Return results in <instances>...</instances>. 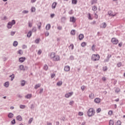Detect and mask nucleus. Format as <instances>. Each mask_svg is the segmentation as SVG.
Listing matches in <instances>:
<instances>
[{"label": "nucleus", "instance_id": "obj_38", "mask_svg": "<svg viewBox=\"0 0 125 125\" xmlns=\"http://www.w3.org/2000/svg\"><path fill=\"white\" fill-rule=\"evenodd\" d=\"M109 125H114V121H112V120H110V121H109Z\"/></svg>", "mask_w": 125, "mask_h": 125}, {"label": "nucleus", "instance_id": "obj_16", "mask_svg": "<svg viewBox=\"0 0 125 125\" xmlns=\"http://www.w3.org/2000/svg\"><path fill=\"white\" fill-rule=\"evenodd\" d=\"M40 87H41V84L38 83V84L35 85V89H37L38 88H40Z\"/></svg>", "mask_w": 125, "mask_h": 125}, {"label": "nucleus", "instance_id": "obj_5", "mask_svg": "<svg viewBox=\"0 0 125 125\" xmlns=\"http://www.w3.org/2000/svg\"><path fill=\"white\" fill-rule=\"evenodd\" d=\"M111 42L114 44H117L119 43V41L116 38H114L111 39Z\"/></svg>", "mask_w": 125, "mask_h": 125}, {"label": "nucleus", "instance_id": "obj_12", "mask_svg": "<svg viewBox=\"0 0 125 125\" xmlns=\"http://www.w3.org/2000/svg\"><path fill=\"white\" fill-rule=\"evenodd\" d=\"M25 60H26V58L25 57H21L19 59L20 62L21 63L23 62H24Z\"/></svg>", "mask_w": 125, "mask_h": 125}, {"label": "nucleus", "instance_id": "obj_2", "mask_svg": "<svg viewBox=\"0 0 125 125\" xmlns=\"http://www.w3.org/2000/svg\"><path fill=\"white\" fill-rule=\"evenodd\" d=\"M95 114V111L92 108H90L87 111V116L89 117H92Z\"/></svg>", "mask_w": 125, "mask_h": 125}, {"label": "nucleus", "instance_id": "obj_42", "mask_svg": "<svg viewBox=\"0 0 125 125\" xmlns=\"http://www.w3.org/2000/svg\"><path fill=\"white\" fill-rule=\"evenodd\" d=\"M88 16V19H89V20H92V18L91 17L90 14H89Z\"/></svg>", "mask_w": 125, "mask_h": 125}, {"label": "nucleus", "instance_id": "obj_54", "mask_svg": "<svg viewBox=\"0 0 125 125\" xmlns=\"http://www.w3.org/2000/svg\"><path fill=\"white\" fill-rule=\"evenodd\" d=\"M45 36L46 37H48V36H49V33H48V32H45Z\"/></svg>", "mask_w": 125, "mask_h": 125}, {"label": "nucleus", "instance_id": "obj_51", "mask_svg": "<svg viewBox=\"0 0 125 125\" xmlns=\"http://www.w3.org/2000/svg\"><path fill=\"white\" fill-rule=\"evenodd\" d=\"M73 14V11H72V10H71L70 11H69V15H72Z\"/></svg>", "mask_w": 125, "mask_h": 125}, {"label": "nucleus", "instance_id": "obj_49", "mask_svg": "<svg viewBox=\"0 0 125 125\" xmlns=\"http://www.w3.org/2000/svg\"><path fill=\"white\" fill-rule=\"evenodd\" d=\"M85 89V86H81V89H82L83 91Z\"/></svg>", "mask_w": 125, "mask_h": 125}, {"label": "nucleus", "instance_id": "obj_3", "mask_svg": "<svg viewBox=\"0 0 125 125\" xmlns=\"http://www.w3.org/2000/svg\"><path fill=\"white\" fill-rule=\"evenodd\" d=\"M91 59L94 62L99 61V59H100V56L98 54H93L91 57Z\"/></svg>", "mask_w": 125, "mask_h": 125}, {"label": "nucleus", "instance_id": "obj_23", "mask_svg": "<svg viewBox=\"0 0 125 125\" xmlns=\"http://www.w3.org/2000/svg\"><path fill=\"white\" fill-rule=\"evenodd\" d=\"M9 86V83L8 82H5V83H4V86L5 87H8Z\"/></svg>", "mask_w": 125, "mask_h": 125}, {"label": "nucleus", "instance_id": "obj_30", "mask_svg": "<svg viewBox=\"0 0 125 125\" xmlns=\"http://www.w3.org/2000/svg\"><path fill=\"white\" fill-rule=\"evenodd\" d=\"M57 85H58V86H61L62 85V81H59V82H58L57 83Z\"/></svg>", "mask_w": 125, "mask_h": 125}, {"label": "nucleus", "instance_id": "obj_41", "mask_svg": "<svg viewBox=\"0 0 125 125\" xmlns=\"http://www.w3.org/2000/svg\"><path fill=\"white\" fill-rule=\"evenodd\" d=\"M115 92H116V93H119V92H120V89L119 88H117Z\"/></svg>", "mask_w": 125, "mask_h": 125}, {"label": "nucleus", "instance_id": "obj_63", "mask_svg": "<svg viewBox=\"0 0 125 125\" xmlns=\"http://www.w3.org/2000/svg\"><path fill=\"white\" fill-rule=\"evenodd\" d=\"M35 7H32V12H35Z\"/></svg>", "mask_w": 125, "mask_h": 125}, {"label": "nucleus", "instance_id": "obj_59", "mask_svg": "<svg viewBox=\"0 0 125 125\" xmlns=\"http://www.w3.org/2000/svg\"><path fill=\"white\" fill-rule=\"evenodd\" d=\"M102 81L104 82L106 81V78L105 77H103Z\"/></svg>", "mask_w": 125, "mask_h": 125}, {"label": "nucleus", "instance_id": "obj_27", "mask_svg": "<svg viewBox=\"0 0 125 125\" xmlns=\"http://www.w3.org/2000/svg\"><path fill=\"white\" fill-rule=\"evenodd\" d=\"M37 25L38 26V28L39 29H40V28H41V26H42V23L40 22H38V23H37Z\"/></svg>", "mask_w": 125, "mask_h": 125}, {"label": "nucleus", "instance_id": "obj_47", "mask_svg": "<svg viewBox=\"0 0 125 125\" xmlns=\"http://www.w3.org/2000/svg\"><path fill=\"white\" fill-rule=\"evenodd\" d=\"M95 49V46L94 45H93L92 46V50L94 52V50Z\"/></svg>", "mask_w": 125, "mask_h": 125}, {"label": "nucleus", "instance_id": "obj_25", "mask_svg": "<svg viewBox=\"0 0 125 125\" xmlns=\"http://www.w3.org/2000/svg\"><path fill=\"white\" fill-rule=\"evenodd\" d=\"M92 10H93V11H94V12H95L96 11H97V6H93L92 7Z\"/></svg>", "mask_w": 125, "mask_h": 125}, {"label": "nucleus", "instance_id": "obj_6", "mask_svg": "<svg viewBox=\"0 0 125 125\" xmlns=\"http://www.w3.org/2000/svg\"><path fill=\"white\" fill-rule=\"evenodd\" d=\"M108 14H109V16L114 17L116 15H117V14L116 13H113L112 11H109L108 12Z\"/></svg>", "mask_w": 125, "mask_h": 125}, {"label": "nucleus", "instance_id": "obj_57", "mask_svg": "<svg viewBox=\"0 0 125 125\" xmlns=\"http://www.w3.org/2000/svg\"><path fill=\"white\" fill-rule=\"evenodd\" d=\"M79 116H83V113L82 112H79Z\"/></svg>", "mask_w": 125, "mask_h": 125}, {"label": "nucleus", "instance_id": "obj_19", "mask_svg": "<svg viewBox=\"0 0 125 125\" xmlns=\"http://www.w3.org/2000/svg\"><path fill=\"white\" fill-rule=\"evenodd\" d=\"M68 47H69V49L73 50V49H74V45H73V44H71L70 45H69Z\"/></svg>", "mask_w": 125, "mask_h": 125}, {"label": "nucleus", "instance_id": "obj_1", "mask_svg": "<svg viewBox=\"0 0 125 125\" xmlns=\"http://www.w3.org/2000/svg\"><path fill=\"white\" fill-rule=\"evenodd\" d=\"M50 58L52 60V61L55 62H57L60 61V57L58 55H56L55 52H52L50 54Z\"/></svg>", "mask_w": 125, "mask_h": 125}, {"label": "nucleus", "instance_id": "obj_48", "mask_svg": "<svg viewBox=\"0 0 125 125\" xmlns=\"http://www.w3.org/2000/svg\"><path fill=\"white\" fill-rule=\"evenodd\" d=\"M42 53V50H39L38 52V55H41Z\"/></svg>", "mask_w": 125, "mask_h": 125}, {"label": "nucleus", "instance_id": "obj_58", "mask_svg": "<svg viewBox=\"0 0 125 125\" xmlns=\"http://www.w3.org/2000/svg\"><path fill=\"white\" fill-rule=\"evenodd\" d=\"M57 28H58V30H61L62 29V26H58Z\"/></svg>", "mask_w": 125, "mask_h": 125}, {"label": "nucleus", "instance_id": "obj_17", "mask_svg": "<svg viewBox=\"0 0 125 125\" xmlns=\"http://www.w3.org/2000/svg\"><path fill=\"white\" fill-rule=\"evenodd\" d=\"M14 116V115L13 113H10L8 114V117L9 118L11 119Z\"/></svg>", "mask_w": 125, "mask_h": 125}, {"label": "nucleus", "instance_id": "obj_52", "mask_svg": "<svg viewBox=\"0 0 125 125\" xmlns=\"http://www.w3.org/2000/svg\"><path fill=\"white\" fill-rule=\"evenodd\" d=\"M12 125H15V120L14 119L13 121L11 122Z\"/></svg>", "mask_w": 125, "mask_h": 125}, {"label": "nucleus", "instance_id": "obj_35", "mask_svg": "<svg viewBox=\"0 0 125 125\" xmlns=\"http://www.w3.org/2000/svg\"><path fill=\"white\" fill-rule=\"evenodd\" d=\"M18 54L20 55H22L23 54V51L21 50H20L18 51Z\"/></svg>", "mask_w": 125, "mask_h": 125}, {"label": "nucleus", "instance_id": "obj_21", "mask_svg": "<svg viewBox=\"0 0 125 125\" xmlns=\"http://www.w3.org/2000/svg\"><path fill=\"white\" fill-rule=\"evenodd\" d=\"M50 27H51L50 24H48L46 25V27H45V28L46 29V30H49L50 29Z\"/></svg>", "mask_w": 125, "mask_h": 125}, {"label": "nucleus", "instance_id": "obj_7", "mask_svg": "<svg viewBox=\"0 0 125 125\" xmlns=\"http://www.w3.org/2000/svg\"><path fill=\"white\" fill-rule=\"evenodd\" d=\"M72 95H73V92L67 93V94H65V97L66 98H68L70 96H72Z\"/></svg>", "mask_w": 125, "mask_h": 125}, {"label": "nucleus", "instance_id": "obj_15", "mask_svg": "<svg viewBox=\"0 0 125 125\" xmlns=\"http://www.w3.org/2000/svg\"><path fill=\"white\" fill-rule=\"evenodd\" d=\"M84 38V36L83 34H80L79 36V39L80 41H82L83 39Z\"/></svg>", "mask_w": 125, "mask_h": 125}, {"label": "nucleus", "instance_id": "obj_34", "mask_svg": "<svg viewBox=\"0 0 125 125\" xmlns=\"http://www.w3.org/2000/svg\"><path fill=\"white\" fill-rule=\"evenodd\" d=\"M20 108H21V109H24L25 108H26V105H20Z\"/></svg>", "mask_w": 125, "mask_h": 125}, {"label": "nucleus", "instance_id": "obj_24", "mask_svg": "<svg viewBox=\"0 0 125 125\" xmlns=\"http://www.w3.org/2000/svg\"><path fill=\"white\" fill-rule=\"evenodd\" d=\"M18 45V42L17 41H15L13 42V46L16 47Z\"/></svg>", "mask_w": 125, "mask_h": 125}, {"label": "nucleus", "instance_id": "obj_45", "mask_svg": "<svg viewBox=\"0 0 125 125\" xmlns=\"http://www.w3.org/2000/svg\"><path fill=\"white\" fill-rule=\"evenodd\" d=\"M40 39H36V40H35V42L36 43H39V42H40Z\"/></svg>", "mask_w": 125, "mask_h": 125}, {"label": "nucleus", "instance_id": "obj_4", "mask_svg": "<svg viewBox=\"0 0 125 125\" xmlns=\"http://www.w3.org/2000/svg\"><path fill=\"white\" fill-rule=\"evenodd\" d=\"M15 24V21L14 20H12L11 22H9L8 23L7 27L8 29H11L12 26Z\"/></svg>", "mask_w": 125, "mask_h": 125}, {"label": "nucleus", "instance_id": "obj_46", "mask_svg": "<svg viewBox=\"0 0 125 125\" xmlns=\"http://www.w3.org/2000/svg\"><path fill=\"white\" fill-rule=\"evenodd\" d=\"M94 18H95L96 19H98V15H97V14H94Z\"/></svg>", "mask_w": 125, "mask_h": 125}, {"label": "nucleus", "instance_id": "obj_29", "mask_svg": "<svg viewBox=\"0 0 125 125\" xmlns=\"http://www.w3.org/2000/svg\"><path fill=\"white\" fill-rule=\"evenodd\" d=\"M25 83H26V82H25L24 81H22L21 83V86H24Z\"/></svg>", "mask_w": 125, "mask_h": 125}, {"label": "nucleus", "instance_id": "obj_44", "mask_svg": "<svg viewBox=\"0 0 125 125\" xmlns=\"http://www.w3.org/2000/svg\"><path fill=\"white\" fill-rule=\"evenodd\" d=\"M112 114H113V112L111 110L109 111V112H108V114L109 116H112Z\"/></svg>", "mask_w": 125, "mask_h": 125}, {"label": "nucleus", "instance_id": "obj_13", "mask_svg": "<svg viewBox=\"0 0 125 125\" xmlns=\"http://www.w3.org/2000/svg\"><path fill=\"white\" fill-rule=\"evenodd\" d=\"M107 26V24L105 22H104L102 24H101V28H105V27Z\"/></svg>", "mask_w": 125, "mask_h": 125}, {"label": "nucleus", "instance_id": "obj_33", "mask_svg": "<svg viewBox=\"0 0 125 125\" xmlns=\"http://www.w3.org/2000/svg\"><path fill=\"white\" fill-rule=\"evenodd\" d=\"M72 3L73 4H77V0H72Z\"/></svg>", "mask_w": 125, "mask_h": 125}, {"label": "nucleus", "instance_id": "obj_39", "mask_svg": "<svg viewBox=\"0 0 125 125\" xmlns=\"http://www.w3.org/2000/svg\"><path fill=\"white\" fill-rule=\"evenodd\" d=\"M116 125H121V122L120 121H118L116 123Z\"/></svg>", "mask_w": 125, "mask_h": 125}, {"label": "nucleus", "instance_id": "obj_43", "mask_svg": "<svg viewBox=\"0 0 125 125\" xmlns=\"http://www.w3.org/2000/svg\"><path fill=\"white\" fill-rule=\"evenodd\" d=\"M26 98L27 99H30L31 98V95L30 94H28L26 95Z\"/></svg>", "mask_w": 125, "mask_h": 125}, {"label": "nucleus", "instance_id": "obj_10", "mask_svg": "<svg viewBox=\"0 0 125 125\" xmlns=\"http://www.w3.org/2000/svg\"><path fill=\"white\" fill-rule=\"evenodd\" d=\"M57 3L56 2H54L52 4V9H55L56 8Z\"/></svg>", "mask_w": 125, "mask_h": 125}, {"label": "nucleus", "instance_id": "obj_18", "mask_svg": "<svg viewBox=\"0 0 125 125\" xmlns=\"http://www.w3.org/2000/svg\"><path fill=\"white\" fill-rule=\"evenodd\" d=\"M17 120L18 121H21L22 120V118H21V116L19 115L18 116H17Z\"/></svg>", "mask_w": 125, "mask_h": 125}, {"label": "nucleus", "instance_id": "obj_50", "mask_svg": "<svg viewBox=\"0 0 125 125\" xmlns=\"http://www.w3.org/2000/svg\"><path fill=\"white\" fill-rule=\"evenodd\" d=\"M55 77V74H52L51 75V78L52 79H53V78H54Z\"/></svg>", "mask_w": 125, "mask_h": 125}, {"label": "nucleus", "instance_id": "obj_64", "mask_svg": "<svg viewBox=\"0 0 125 125\" xmlns=\"http://www.w3.org/2000/svg\"><path fill=\"white\" fill-rule=\"evenodd\" d=\"M118 46H119L120 47L122 46V43H120L119 44H118Z\"/></svg>", "mask_w": 125, "mask_h": 125}, {"label": "nucleus", "instance_id": "obj_11", "mask_svg": "<svg viewBox=\"0 0 125 125\" xmlns=\"http://www.w3.org/2000/svg\"><path fill=\"white\" fill-rule=\"evenodd\" d=\"M64 70L66 72H68L70 71V66L68 65L65 66V67L64 68Z\"/></svg>", "mask_w": 125, "mask_h": 125}, {"label": "nucleus", "instance_id": "obj_9", "mask_svg": "<svg viewBox=\"0 0 125 125\" xmlns=\"http://www.w3.org/2000/svg\"><path fill=\"white\" fill-rule=\"evenodd\" d=\"M71 22L75 23L76 22V19L74 17H71L69 20Z\"/></svg>", "mask_w": 125, "mask_h": 125}, {"label": "nucleus", "instance_id": "obj_28", "mask_svg": "<svg viewBox=\"0 0 125 125\" xmlns=\"http://www.w3.org/2000/svg\"><path fill=\"white\" fill-rule=\"evenodd\" d=\"M43 69H44V70H45V71L48 70V65H44Z\"/></svg>", "mask_w": 125, "mask_h": 125}, {"label": "nucleus", "instance_id": "obj_31", "mask_svg": "<svg viewBox=\"0 0 125 125\" xmlns=\"http://www.w3.org/2000/svg\"><path fill=\"white\" fill-rule=\"evenodd\" d=\"M102 111V108H99L96 109V113H99Z\"/></svg>", "mask_w": 125, "mask_h": 125}, {"label": "nucleus", "instance_id": "obj_22", "mask_svg": "<svg viewBox=\"0 0 125 125\" xmlns=\"http://www.w3.org/2000/svg\"><path fill=\"white\" fill-rule=\"evenodd\" d=\"M86 45L87 43L86 42H83L82 43H81V46H82L83 47L86 46Z\"/></svg>", "mask_w": 125, "mask_h": 125}, {"label": "nucleus", "instance_id": "obj_56", "mask_svg": "<svg viewBox=\"0 0 125 125\" xmlns=\"http://www.w3.org/2000/svg\"><path fill=\"white\" fill-rule=\"evenodd\" d=\"M36 31H37V29L36 27H33V28H32V31L36 32Z\"/></svg>", "mask_w": 125, "mask_h": 125}, {"label": "nucleus", "instance_id": "obj_20", "mask_svg": "<svg viewBox=\"0 0 125 125\" xmlns=\"http://www.w3.org/2000/svg\"><path fill=\"white\" fill-rule=\"evenodd\" d=\"M31 35H32L31 31H29V32L27 33V38H30L31 37Z\"/></svg>", "mask_w": 125, "mask_h": 125}, {"label": "nucleus", "instance_id": "obj_62", "mask_svg": "<svg viewBox=\"0 0 125 125\" xmlns=\"http://www.w3.org/2000/svg\"><path fill=\"white\" fill-rule=\"evenodd\" d=\"M51 18H53L55 17V14H51L50 15Z\"/></svg>", "mask_w": 125, "mask_h": 125}, {"label": "nucleus", "instance_id": "obj_61", "mask_svg": "<svg viewBox=\"0 0 125 125\" xmlns=\"http://www.w3.org/2000/svg\"><path fill=\"white\" fill-rule=\"evenodd\" d=\"M73 104H74V102L73 101H71L69 103V105H72Z\"/></svg>", "mask_w": 125, "mask_h": 125}, {"label": "nucleus", "instance_id": "obj_36", "mask_svg": "<svg viewBox=\"0 0 125 125\" xmlns=\"http://www.w3.org/2000/svg\"><path fill=\"white\" fill-rule=\"evenodd\" d=\"M10 78H11V81H12L13 80V79H14V78H15L14 74H13V75L10 76Z\"/></svg>", "mask_w": 125, "mask_h": 125}, {"label": "nucleus", "instance_id": "obj_60", "mask_svg": "<svg viewBox=\"0 0 125 125\" xmlns=\"http://www.w3.org/2000/svg\"><path fill=\"white\" fill-rule=\"evenodd\" d=\"M22 12L23 13V14H27V13H28V11H26V10H24Z\"/></svg>", "mask_w": 125, "mask_h": 125}, {"label": "nucleus", "instance_id": "obj_8", "mask_svg": "<svg viewBox=\"0 0 125 125\" xmlns=\"http://www.w3.org/2000/svg\"><path fill=\"white\" fill-rule=\"evenodd\" d=\"M94 102H95L96 104H99L101 103V99L99 98H96L94 99Z\"/></svg>", "mask_w": 125, "mask_h": 125}, {"label": "nucleus", "instance_id": "obj_40", "mask_svg": "<svg viewBox=\"0 0 125 125\" xmlns=\"http://www.w3.org/2000/svg\"><path fill=\"white\" fill-rule=\"evenodd\" d=\"M121 65H122V63H121V62H118V63H117V66H118V67H120L121 66Z\"/></svg>", "mask_w": 125, "mask_h": 125}, {"label": "nucleus", "instance_id": "obj_14", "mask_svg": "<svg viewBox=\"0 0 125 125\" xmlns=\"http://www.w3.org/2000/svg\"><path fill=\"white\" fill-rule=\"evenodd\" d=\"M89 98L90 99H94V94L93 93H91L89 95Z\"/></svg>", "mask_w": 125, "mask_h": 125}, {"label": "nucleus", "instance_id": "obj_55", "mask_svg": "<svg viewBox=\"0 0 125 125\" xmlns=\"http://www.w3.org/2000/svg\"><path fill=\"white\" fill-rule=\"evenodd\" d=\"M15 34V32L14 31H12L11 33V35L12 36H13Z\"/></svg>", "mask_w": 125, "mask_h": 125}, {"label": "nucleus", "instance_id": "obj_37", "mask_svg": "<svg viewBox=\"0 0 125 125\" xmlns=\"http://www.w3.org/2000/svg\"><path fill=\"white\" fill-rule=\"evenodd\" d=\"M71 35H75V30H72V31H71Z\"/></svg>", "mask_w": 125, "mask_h": 125}, {"label": "nucleus", "instance_id": "obj_53", "mask_svg": "<svg viewBox=\"0 0 125 125\" xmlns=\"http://www.w3.org/2000/svg\"><path fill=\"white\" fill-rule=\"evenodd\" d=\"M94 3H97V0H94L92 2V4H93Z\"/></svg>", "mask_w": 125, "mask_h": 125}, {"label": "nucleus", "instance_id": "obj_26", "mask_svg": "<svg viewBox=\"0 0 125 125\" xmlns=\"http://www.w3.org/2000/svg\"><path fill=\"white\" fill-rule=\"evenodd\" d=\"M20 69L21 70L24 71V67H23V65H21L20 66Z\"/></svg>", "mask_w": 125, "mask_h": 125}, {"label": "nucleus", "instance_id": "obj_32", "mask_svg": "<svg viewBox=\"0 0 125 125\" xmlns=\"http://www.w3.org/2000/svg\"><path fill=\"white\" fill-rule=\"evenodd\" d=\"M107 66H104V67H103V71H107Z\"/></svg>", "mask_w": 125, "mask_h": 125}]
</instances>
